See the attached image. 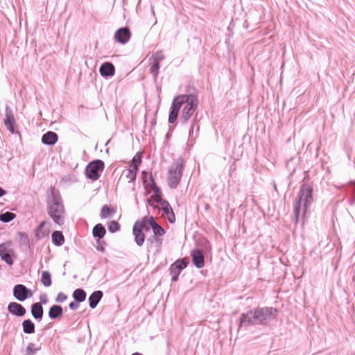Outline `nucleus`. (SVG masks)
I'll return each mask as SVG.
<instances>
[{
    "label": "nucleus",
    "instance_id": "1",
    "mask_svg": "<svg viewBox=\"0 0 355 355\" xmlns=\"http://www.w3.org/2000/svg\"><path fill=\"white\" fill-rule=\"evenodd\" d=\"M278 311L273 307H262L243 313L239 319L238 331L251 325L267 324L276 319Z\"/></svg>",
    "mask_w": 355,
    "mask_h": 355
},
{
    "label": "nucleus",
    "instance_id": "2",
    "mask_svg": "<svg viewBox=\"0 0 355 355\" xmlns=\"http://www.w3.org/2000/svg\"><path fill=\"white\" fill-rule=\"evenodd\" d=\"M47 212L53 220L58 225L65 221V209L62 198L57 191H51L46 198Z\"/></svg>",
    "mask_w": 355,
    "mask_h": 355
},
{
    "label": "nucleus",
    "instance_id": "3",
    "mask_svg": "<svg viewBox=\"0 0 355 355\" xmlns=\"http://www.w3.org/2000/svg\"><path fill=\"white\" fill-rule=\"evenodd\" d=\"M313 189L306 184H303L297 195L294 205L293 212L295 223L300 216H304L313 202Z\"/></svg>",
    "mask_w": 355,
    "mask_h": 355
},
{
    "label": "nucleus",
    "instance_id": "4",
    "mask_svg": "<svg viewBox=\"0 0 355 355\" xmlns=\"http://www.w3.org/2000/svg\"><path fill=\"white\" fill-rule=\"evenodd\" d=\"M176 98L180 108L183 107L180 116L181 121L187 123L196 111L198 105V97L193 94H182L176 96Z\"/></svg>",
    "mask_w": 355,
    "mask_h": 355
},
{
    "label": "nucleus",
    "instance_id": "5",
    "mask_svg": "<svg viewBox=\"0 0 355 355\" xmlns=\"http://www.w3.org/2000/svg\"><path fill=\"white\" fill-rule=\"evenodd\" d=\"M150 181L153 184V190L155 194V200L160 204L162 207V210L163 211L162 215L166 216L167 219L171 223H173L175 220V214L171 208L170 204L165 200H163L160 196V189L156 185L154 180L150 176Z\"/></svg>",
    "mask_w": 355,
    "mask_h": 355
},
{
    "label": "nucleus",
    "instance_id": "6",
    "mask_svg": "<svg viewBox=\"0 0 355 355\" xmlns=\"http://www.w3.org/2000/svg\"><path fill=\"white\" fill-rule=\"evenodd\" d=\"M182 162L180 160L171 165L168 171V184L170 188L175 189L178 187L182 175Z\"/></svg>",
    "mask_w": 355,
    "mask_h": 355
},
{
    "label": "nucleus",
    "instance_id": "7",
    "mask_svg": "<svg viewBox=\"0 0 355 355\" xmlns=\"http://www.w3.org/2000/svg\"><path fill=\"white\" fill-rule=\"evenodd\" d=\"M104 162L100 159L90 162L85 169L87 177L93 181L97 180L104 169Z\"/></svg>",
    "mask_w": 355,
    "mask_h": 355
},
{
    "label": "nucleus",
    "instance_id": "8",
    "mask_svg": "<svg viewBox=\"0 0 355 355\" xmlns=\"http://www.w3.org/2000/svg\"><path fill=\"white\" fill-rule=\"evenodd\" d=\"M165 58L162 51L154 53L149 58L150 71L154 80H156L159 74V64Z\"/></svg>",
    "mask_w": 355,
    "mask_h": 355
},
{
    "label": "nucleus",
    "instance_id": "9",
    "mask_svg": "<svg viewBox=\"0 0 355 355\" xmlns=\"http://www.w3.org/2000/svg\"><path fill=\"white\" fill-rule=\"evenodd\" d=\"M143 229L146 230L144 219L141 221H136L134 224L132 233L135 236V241L138 246H142L145 241V235Z\"/></svg>",
    "mask_w": 355,
    "mask_h": 355
},
{
    "label": "nucleus",
    "instance_id": "10",
    "mask_svg": "<svg viewBox=\"0 0 355 355\" xmlns=\"http://www.w3.org/2000/svg\"><path fill=\"white\" fill-rule=\"evenodd\" d=\"M13 295L18 301L24 302L32 297L33 292L23 284H17L13 288Z\"/></svg>",
    "mask_w": 355,
    "mask_h": 355
},
{
    "label": "nucleus",
    "instance_id": "11",
    "mask_svg": "<svg viewBox=\"0 0 355 355\" xmlns=\"http://www.w3.org/2000/svg\"><path fill=\"white\" fill-rule=\"evenodd\" d=\"M4 125L10 132H15V119L12 109L8 105H6L5 109Z\"/></svg>",
    "mask_w": 355,
    "mask_h": 355
},
{
    "label": "nucleus",
    "instance_id": "12",
    "mask_svg": "<svg viewBox=\"0 0 355 355\" xmlns=\"http://www.w3.org/2000/svg\"><path fill=\"white\" fill-rule=\"evenodd\" d=\"M130 37L131 33L128 27L120 28L114 33L115 40L122 44L128 43Z\"/></svg>",
    "mask_w": 355,
    "mask_h": 355
},
{
    "label": "nucleus",
    "instance_id": "13",
    "mask_svg": "<svg viewBox=\"0 0 355 355\" xmlns=\"http://www.w3.org/2000/svg\"><path fill=\"white\" fill-rule=\"evenodd\" d=\"M143 219L146 225V230H149L150 227H152L155 236H162L164 234V230L155 221L153 217H144Z\"/></svg>",
    "mask_w": 355,
    "mask_h": 355
},
{
    "label": "nucleus",
    "instance_id": "14",
    "mask_svg": "<svg viewBox=\"0 0 355 355\" xmlns=\"http://www.w3.org/2000/svg\"><path fill=\"white\" fill-rule=\"evenodd\" d=\"M10 245L9 243H2L0 245V256L1 259L8 265L13 264V260L10 256Z\"/></svg>",
    "mask_w": 355,
    "mask_h": 355
},
{
    "label": "nucleus",
    "instance_id": "15",
    "mask_svg": "<svg viewBox=\"0 0 355 355\" xmlns=\"http://www.w3.org/2000/svg\"><path fill=\"white\" fill-rule=\"evenodd\" d=\"M8 311L18 317L24 316L26 312L25 308L21 304L15 302H12L8 304Z\"/></svg>",
    "mask_w": 355,
    "mask_h": 355
},
{
    "label": "nucleus",
    "instance_id": "16",
    "mask_svg": "<svg viewBox=\"0 0 355 355\" xmlns=\"http://www.w3.org/2000/svg\"><path fill=\"white\" fill-rule=\"evenodd\" d=\"M191 256L194 266L198 268H202L205 266V257L202 252L196 249L191 252Z\"/></svg>",
    "mask_w": 355,
    "mask_h": 355
},
{
    "label": "nucleus",
    "instance_id": "17",
    "mask_svg": "<svg viewBox=\"0 0 355 355\" xmlns=\"http://www.w3.org/2000/svg\"><path fill=\"white\" fill-rule=\"evenodd\" d=\"M99 72L103 77H112L115 73V68L112 63L106 62L100 67Z\"/></svg>",
    "mask_w": 355,
    "mask_h": 355
},
{
    "label": "nucleus",
    "instance_id": "18",
    "mask_svg": "<svg viewBox=\"0 0 355 355\" xmlns=\"http://www.w3.org/2000/svg\"><path fill=\"white\" fill-rule=\"evenodd\" d=\"M58 140V135L52 131H48L42 137V142L44 145L53 146L56 144Z\"/></svg>",
    "mask_w": 355,
    "mask_h": 355
},
{
    "label": "nucleus",
    "instance_id": "19",
    "mask_svg": "<svg viewBox=\"0 0 355 355\" xmlns=\"http://www.w3.org/2000/svg\"><path fill=\"white\" fill-rule=\"evenodd\" d=\"M44 309L41 303L35 302L31 306L32 316L37 320L40 321L43 317Z\"/></svg>",
    "mask_w": 355,
    "mask_h": 355
},
{
    "label": "nucleus",
    "instance_id": "20",
    "mask_svg": "<svg viewBox=\"0 0 355 355\" xmlns=\"http://www.w3.org/2000/svg\"><path fill=\"white\" fill-rule=\"evenodd\" d=\"M180 107L178 104H177V98L176 97L173 99L171 109L170 113L168 116V122L170 123H173L178 118V113L180 111Z\"/></svg>",
    "mask_w": 355,
    "mask_h": 355
},
{
    "label": "nucleus",
    "instance_id": "21",
    "mask_svg": "<svg viewBox=\"0 0 355 355\" xmlns=\"http://www.w3.org/2000/svg\"><path fill=\"white\" fill-rule=\"evenodd\" d=\"M137 170V166L135 164H132L128 169L123 171V175L128 180V182H132L135 180Z\"/></svg>",
    "mask_w": 355,
    "mask_h": 355
},
{
    "label": "nucleus",
    "instance_id": "22",
    "mask_svg": "<svg viewBox=\"0 0 355 355\" xmlns=\"http://www.w3.org/2000/svg\"><path fill=\"white\" fill-rule=\"evenodd\" d=\"M103 293L101 291H96L93 292L89 297V306L94 309L103 297Z\"/></svg>",
    "mask_w": 355,
    "mask_h": 355
},
{
    "label": "nucleus",
    "instance_id": "23",
    "mask_svg": "<svg viewBox=\"0 0 355 355\" xmlns=\"http://www.w3.org/2000/svg\"><path fill=\"white\" fill-rule=\"evenodd\" d=\"M196 116L197 114L195 116L189 130V139L190 141H192L198 136V132L200 128L197 121Z\"/></svg>",
    "mask_w": 355,
    "mask_h": 355
},
{
    "label": "nucleus",
    "instance_id": "24",
    "mask_svg": "<svg viewBox=\"0 0 355 355\" xmlns=\"http://www.w3.org/2000/svg\"><path fill=\"white\" fill-rule=\"evenodd\" d=\"M63 310L61 306L53 305L49 311V316L51 319H56L62 316Z\"/></svg>",
    "mask_w": 355,
    "mask_h": 355
},
{
    "label": "nucleus",
    "instance_id": "25",
    "mask_svg": "<svg viewBox=\"0 0 355 355\" xmlns=\"http://www.w3.org/2000/svg\"><path fill=\"white\" fill-rule=\"evenodd\" d=\"M22 328H23V331L25 334H31L35 333V324L30 319H27V320H25L23 321Z\"/></svg>",
    "mask_w": 355,
    "mask_h": 355
},
{
    "label": "nucleus",
    "instance_id": "26",
    "mask_svg": "<svg viewBox=\"0 0 355 355\" xmlns=\"http://www.w3.org/2000/svg\"><path fill=\"white\" fill-rule=\"evenodd\" d=\"M52 242L57 246L62 245L64 242V238L62 233L60 231H55L52 234Z\"/></svg>",
    "mask_w": 355,
    "mask_h": 355
},
{
    "label": "nucleus",
    "instance_id": "27",
    "mask_svg": "<svg viewBox=\"0 0 355 355\" xmlns=\"http://www.w3.org/2000/svg\"><path fill=\"white\" fill-rule=\"evenodd\" d=\"M87 293L82 288H77L73 292V297L77 302H84L86 299Z\"/></svg>",
    "mask_w": 355,
    "mask_h": 355
},
{
    "label": "nucleus",
    "instance_id": "28",
    "mask_svg": "<svg viewBox=\"0 0 355 355\" xmlns=\"http://www.w3.org/2000/svg\"><path fill=\"white\" fill-rule=\"evenodd\" d=\"M106 230L102 224L98 223L93 228V236L99 239H102L105 234Z\"/></svg>",
    "mask_w": 355,
    "mask_h": 355
},
{
    "label": "nucleus",
    "instance_id": "29",
    "mask_svg": "<svg viewBox=\"0 0 355 355\" xmlns=\"http://www.w3.org/2000/svg\"><path fill=\"white\" fill-rule=\"evenodd\" d=\"M41 282L46 287L51 285V275L49 271H43L42 272Z\"/></svg>",
    "mask_w": 355,
    "mask_h": 355
},
{
    "label": "nucleus",
    "instance_id": "30",
    "mask_svg": "<svg viewBox=\"0 0 355 355\" xmlns=\"http://www.w3.org/2000/svg\"><path fill=\"white\" fill-rule=\"evenodd\" d=\"M45 221H42L40 225L35 230V236L38 239H41L46 235V232H48L47 230H44V227L45 225Z\"/></svg>",
    "mask_w": 355,
    "mask_h": 355
},
{
    "label": "nucleus",
    "instance_id": "31",
    "mask_svg": "<svg viewBox=\"0 0 355 355\" xmlns=\"http://www.w3.org/2000/svg\"><path fill=\"white\" fill-rule=\"evenodd\" d=\"M15 218V214L12 212L7 211L0 214V220L3 223H8Z\"/></svg>",
    "mask_w": 355,
    "mask_h": 355
},
{
    "label": "nucleus",
    "instance_id": "32",
    "mask_svg": "<svg viewBox=\"0 0 355 355\" xmlns=\"http://www.w3.org/2000/svg\"><path fill=\"white\" fill-rule=\"evenodd\" d=\"M187 266V262L184 259H178L171 267H173V269H176L181 272L182 270L184 269Z\"/></svg>",
    "mask_w": 355,
    "mask_h": 355
},
{
    "label": "nucleus",
    "instance_id": "33",
    "mask_svg": "<svg viewBox=\"0 0 355 355\" xmlns=\"http://www.w3.org/2000/svg\"><path fill=\"white\" fill-rule=\"evenodd\" d=\"M119 228L120 225L116 221L112 220L110 222L108 225V230L110 232H116L119 230Z\"/></svg>",
    "mask_w": 355,
    "mask_h": 355
},
{
    "label": "nucleus",
    "instance_id": "34",
    "mask_svg": "<svg viewBox=\"0 0 355 355\" xmlns=\"http://www.w3.org/2000/svg\"><path fill=\"white\" fill-rule=\"evenodd\" d=\"M38 350L37 348H35V345L32 343H30L28 344V346L26 347V352L28 355H33Z\"/></svg>",
    "mask_w": 355,
    "mask_h": 355
},
{
    "label": "nucleus",
    "instance_id": "35",
    "mask_svg": "<svg viewBox=\"0 0 355 355\" xmlns=\"http://www.w3.org/2000/svg\"><path fill=\"white\" fill-rule=\"evenodd\" d=\"M110 214V209L107 205H104L101 209V216L102 218H105Z\"/></svg>",
    "mask_w": 355,
    "mask_h": 355
},
{
    "label": "nucleus",
    "instance_id": "36",
    "mask_svg": "<svg viewBox=\"0 0 355 355\" xmlns=\"http://www.w3.org/2000/svg\"><path fill=\"white\" fill-rule=\"evenodd\" d=\"M170 270L171 274L172 275V282H176L178 279V277L180 272L179 270H177L176 269H173V267H171Z\"/></svg>",
    "mask_w": 355,
    "mask_h": 355
},
{
    "label": "nucleus",
    "instance_id": "37",
    "mask_svg": "<svg viewBox=\"0 0 355 355\" xmlns=\"http://www.w3.org/2000/svg\"><path fill=\"white\" fill-rule=\"evenodd\" d=\"M21 236V244H24L26 246L29 247V239L28 235L25 233H19Z\"/></svg>",
    "mask_w": 355,
    "mask_h": 355
},
{
    "label": "nucleus",
    "instance_id": "38",
    "mask_svg": "<svg viewBox=\"0 0 355 355\" xmlns=\"http://www.w3.org/2000/svg\"><path fill=\"white\" fill-rule=\"evenodd\" d=\"M67 298V296L62 292L58 293L55 298V302L58 303H62L64 302Z\"/></svg>",
    "mask_w": 355,
    "mask_h": 355
},
{
    "label": "nucleus",
    "instance_id": "39",
    "mask_svg": "<svg viewBox=\"0 0 355 355\" xmlns=\"http://www.w3.org/2000/svg\"><path fill=\"white\" fill-rule=\"evenodd\" d=\"M105 242L104 241H101L99 239L97 241L96 249L98 251L103 252L105 250Z\"/></svg>",
    "mask_w": 355,
    "mask_h": 355
},
{
    "label": "nucleus",
    "instance_id": "40",
    "mask_svg": "<svg viewBox=\"0 0 355 355\" xmlns=\"http://www.w3.org/2000/svg\"><path fill=\"white\" fill-rule=\"evenodd\" d=\"M69 307L71 310H76L79 307L78 302H71V303H69Z\"/></svg>",
    "mask_w": 355,
    "mask_h": 355
},
{
    "label": "nucleus",
    "instance_id": "41",
    "mask_svg": "<svg viewBox=\"0 0 355 355\" xmlns=\"http://www.w3.org/2000/svg\"><path fill=\"white\" fill-rule=\"evenodd\" d=\"M6 193V191L3 190L1 187H0V197L4 196Z\"/></svg>",
    "mask_w": 355,
    "mask_h": 355
},
{
    "label": "nucleus",
    "instance_id": "42",
    "mask_svg": "<svg viewBox=\"0 0 355 355\" xmlns=\"http://www.w3.org/2000/svg\"><path fill=\"white\" fill-rule=\"evenodd\" d=\"M132 161L135 162H136V161H138V159H136V157H135L133 158V160H132Z\"/></svg>",
    "mask_w": 355,
    "mask_h": 355
},
{
    "label": "nucleus",
    "instance_id": "43",
    "mask_svg": "<svg viewBox=\"0 0 355 355\" xmlns=\"http://www.w3.org/2000/svg\"><path fill=\"white\" fill-rule=\"evenodd\" d=\"M132 161L135 162H136V161H138V159H136V157H135L133 158V160H132Z\"/></svg>",
    "mask_w": 355,
    "mask_h": 355
},
{
    "label": "nucleus",
    "instance_id": "44",
    "mask_svg": "<svg viewBox=\"0 0 355 355\" xmlns=\"http://www.w3.org/2000/svg\"><path fill=\"white\" fill-rule=\"evenodd\" d=\"M209 205H205V209H209Z\"/></svg>",
    "mask_w": 355,
    "mask_h": 355
},
{
    "label": "nucleus",
    "instance_id": "45",
    "mask_svg": "<svg viewBox=\"0 0 355 355\" xmlns=\"http://www.w3.org/2000/svg\"><path fill=\"white\" fill-rule=\"evenodd\" d=\"M42 302L43 304H46V300H42Z\"/></svg>",
    "mask_w": 355,
    "mask_h": 355
},
{
    "label": "nucleus",
    "instance_id": "46",
    "mask_svg": "<svg viewBox=\"0 0 355 355\" xmlns=\"http://www.w3.org/2000/svg\"><path fill=\"white\" fill-rule=\"evenodd\" d=\"M132 355H141V354L139 353L136 352V353L132 354Z\"/></svg>",
    "mask_w": 355,
    "mask_h": 355
}]
</instances>
